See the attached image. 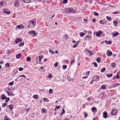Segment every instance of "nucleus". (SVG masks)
Wrapping results in <instances>:
<instances>
[{"mask_svg":"<svg viewBox=\"0 0 120 120\" xmlns=\"http://www.w3.org/2000/svg\"><path fill=\"white\" fill-rule=\"evenodd\" d=\"M3 11L5 13L8 15H9L10 13V11L8 9L4 8L3 9Z\"/></svg>","mask_w":120,"mask_h":120,"instance_id":"f257e3e1","label":"nucleus"},{"mask_svg":"<svg viewBox=\"0 0 120 120\" xmlns=\"http://www.w3.org/2000/svg\"><path fill=\"white\" fill-rule=\"evenodd\" d=\"M22 40V37H20L16 39L15 40V42L16 44H18L20 42H21Z\"/></svg>","mask_w":120,"mask_h":120,"instance_id":"f03ea898","label":"nucleus"},{"mask_svg":"<svg viewBox=\"0 0 120 120\" xmlns=\"http://www.w3.org/2000/svg\"><path fill=\"white\" fill-rule=\"evenodd\" d=\"M104 35L102 31L101 30H99L98 31V37H103Z\"/></svg>","mask_w":120,"mask_h":120,"instance_id":"7ed1b4c3","label":"nucleus"},{"mask_svg":"<svg viewBox=\"0 0 120 120\" xmlns=\"http://www.w3.org/2000/svg\"><path fill=\"white\" fill-rule=\"evenodd\" d=\"M19 0H15L14 3L15 6L16 7H18L19 6Z\"/></svg>","mask_w":120,"mask_h":120,"instance_id":"20e7f679","label":"nucleus"},{"mask_svg":"<svg viewBox=\"0 0 120 120\" xmlns=\"http://www.w3.org/2000/svg\"><path fill=\"white\" fill-rule=\"evenodd\" d=\"M98 76H94V80H92L90 83V84H92L93 83L94 80L96 81L98 80Z\"/></svg>","mask_w":120,"mask_h":120,"instance_id":"39448f33","label":"nucleus"},{"mask_svg":"<svg viewBox=\"0 0 120 120\" xmlns=\"http://www.w3.org/2000/svg\"><path fill=\"white\" fill-rule=\"evenodd\" d=\"M92 38L91 35H87L85 37L84 39V40H89L90 39Z\"/></svg>","mask_w":120,"mask_h":120,"instance_id":"423d86ee","label":"nucleus"},{"mask_svg":"<svg viewBox=\"0 0 120 120\" xmlns=\"http://www.w3.org/2000/svg\"><path fill=\"white\" fill-rule=\"evenodd\" d=\"M117 110L116 109H114L112 110L111 113L112 115H115L117 114Z\"/></svg>","mask_w":120,"mask_h":120,"instance_id":"0eeeda50","label":"nucleus"},{"mask_svg":"<svg viewBox=\"0 0 120 120\" xmlns=\"http://www.w3.org/2000/svg\"><path fill=\"white\" fill-rule=\"evenodd\" d=\"M16 27L18 29L20 28L23 29L24 28V26L22 24H20L17 26Z\"/></svg>","mask_w":120,"mask_h":120,"instance_id":"6e6552de","label":"nucleus"},{"mask_svg":"<svg viewBox=\"0 0 120 120\" xmlns=\"http://www.w3.org/2000/svg\"><path fill=\"white\" fill-rule=\"evenodd\" d=\"M28 33L29 34H33L35 35V36H36L37 35V34H36L35 31L34 30H31V31H29V32Z\"/></svg>","mask_w":120,"mask_h":120,"instance_id":"1a4fd4ad","label":"nucleus"},{"mask_svg":"<svg viewBox=\"0 0 120 120\" xmlns=\"http://www.w3.org/2000/svg\"><path fill=\"white\" fill-rule=\"evenodd\" d=\"M112 54V52L109 50H108L107 52V54L108 56H111Z\"/></svg>","mask_w":120,"mask_h":120,"instance_id":"9d476101","label":"nucleus"},{"mask_svg":"<svg viewBox=\"0 0 120 120\" xmlns=\"http://www.w3.org/2000/svg\"><path fill=\"white\" fill-rule=\"evenodd\" d=\"M87 52H88L89 53L90 55H89L88 54V55H89V56H91L93 54L92 52V51L91 50H90L88 49H87Z\"/></svg>","mask_w":120,"mask_h":120,"instance_id":"9b49d317","label":"nucleus"},{"mask_svg":"<svg viewBox=\"0 0 120 120\" xmlns=\"http://www.w3.org/2000/svg\"><path fill=\"white\" fill-rule=\"evenodd\" d=\"M30 24L32 25L34 27L35 26V23H34V22L33 21H30L29 22Z\"/></svg>","mask_w":120,"mask_h":120,"instance_id":"f8f14e48","label":"nucleus"},{"mask_svg":"<svg viewBox=\"0 0 120 120\" xmlns=\"http://www.w3.org/2000/svg\"><path fill=\"white\" fill-rule=\"evenodd\" d=\"M71 8H65L66 11L67 12L70 13L71 12Z\"/></svg>","mask_w":120,"mask_h":120,"instance_id":"ddd939ff","label":"nucleus"},{"mask_svg":"<svg viewBox=\"0 0 120 120\" xmlns=\"http://www.w3.org/2000/svg\"><path fill=\"white\" fill-rule=\"evenodd\" d=\"M107 114L106 111H105L104 112L103 114V117L105 118H106L107 117Z\"/></svg>","mask_w":120,"mask_h":120,"instance_id":"4468645a","label":"nucleus"},{"mask_svg":"<svg viewBox=\"0 0 120 120\" xmlns=\"http://www.w3.org/2000/svg\"><path fill=\"white\" fill-rule=\"evenodd\" d=\"M22 1L24 3H28L30 2V0H22Z\"/></svg>","mask_w":120,"mask_h":120,"instance_id":"2eb2a0df","label":"nucleus"},{"mask_svg":"<svg viewBox=\"0 0 120 120\" xmlns=\"http://www.w3.org/2000/svg\"><path fill=\"white\" fill-rule=\"evenodd\" d=\"M4 120H11V119H10L7 115H5L4 117Z\"/></svg>","mask_w":120,"mask_h":120,"instance_id":"dca6fc26","label":"nucleus"},{"mask_svg":"<svg viewBox=\"0 0 120 120\" xmlns=\"http://www.w3.org/2000/svg\"><path fill=\"white\" fill-rule=\"evenodd\" d=\"M11 53V50H7V52L6 54H7V56H9Z\"/></svg>","mask_w":120,"mask_h":120,"instance_id":"f3484780","label":"nucleus"},{"mask_svg":"<svg viewBox=\"0 0 120 120\" xmlns=\"http://www.w3.org/2000/svg\"><path fill=\"white\" fill-rule=\"evenodd\" d=\"M1 96L2 97H1V99L2 100H4L5 99V98H6V97L5 95L4 94H2L1 95Z\"/></svg>","mask_w":120,"mask_h":120,"instance_id":"a211bd4d","label":"nucleus"},{"mask_svg":"<svg viewBox=\"0 0 120 120\" xmlns=\"http://www.w3.org/2000/svg\"><path fill=\"white\" fill-rule=\"evenodd\" d=\"M21 56V55L20 53H19L16 55V57L17 58L19 59Z\"/></svg>","mask_w":120,"mask_h":120,"instance_id":"6ab92c4d","label":"nucleus"},{"mask_svg":"<svg viewBox=\"0 0 120 120\" xmlns=\"http://www.w3.org/2000/svg\"><path fill=\"white\" fill-rule=\"evenodd\" d=\"M105 42L107 44H112V42L110 41H107V40H105Z\"/></svg>","mask_w":120,"mask_h":120,"instance_id":"aec40b11","label":"nucleus"},{"mask_svg":"<svg viewBox=\"0 0 120 120\" xmlns=\"http://www.w3.org/2000/svg\"><path fill=\"white\" fill-rule=\"evenodd\" d=\"M67 79L68 80L72 82L74 81V79L72 78L71 79L70 77H68Z\"/></svg>","mask_w":120,"mask_h":120,"instance_id":"412c9836","label":"nucleus"},{"mask_svg":"<svg viewBox=\"0 0 120 120\" xmlns=\"http://www.w3.org/2000/svg\"><path fill=\"white\" fill-rule=\"evenodd\" d=\"M33 98L35 99H37L38 98V96L37 95L35 94L33 95Z\"/></svg>","mask_w":120,"mask_h":120,"instance_id":"4be33fe9","label":"nucleus"},{"mask_svg":"<svg viewBox=\"0 0 120 120\" xmlns=\"http://www.w3.org/2000/svg\"><path fill=\"white\" fill-rule=\"evenodd\" d=\"M71 12L73 13H75L77 12V11L73 9H71Z\"/></svg>","mask_w":120,"mask_h":120,"instance_id":"5701e85b","label":"nucleus"},{"mask_svg":"<svg viewBox=\"0 0 120 120\" xmlns=\"http://www.w3.org/2000/svg\"><path fill=\"white\" fill-rule=\"evenodd\" d=\"M85 34L84 33L82 32H81L80 33V36L82 37H83L85 35Z\"/></svg>","mask_w":120,"mask_h":120,"instance_id":"b1692460","label":"nucleus"},{"mask_svg":"<svg viewBox=\"0 0 120 120\" xmlns=\"http://www.w3.org/2000/svg\"><path fill=\"white\" fill-rule=\"evenodd\" d=\"M9 107L10 109V110H12L13 108V105H9Z\"/></svg>","mask_w":120,"mask_h":120,"instance_id":"393cba45","label":"nucleus"},{"mask_svg":"<svg viewBox=\"0 0 120 120\" xmlns=\"http://www.w3.org/2000/svg\"><path fill=\"white\" fill-rule=\"evenodd\" d=\"M41 111L42 112H47L46 110L44 108H42L41 109Z\"/></svg>","mask_w":120,"mask_h":120,"instance_id":"a878e982","label":"nucleus"},{"mask_svg":"<svg viewBox=\"0 0 120 120\" xmlns=\"http://www.w3.org/2000/svg\"><path fill=\"white\" fill-rule=\"evenodd\" d=\"M118 24V22L116 21H114L113 22V24L115 26H116Z\"/></svg>","mask_w":120,"mask_h":120,"instance_id":"bb28decb","label":"nucleus"},{"mask_svg":"<svg viewBox=\"0 0 120 120\" xmlns=\"http://www.w3.org/2000/svg\"><path fill=\"white\" fill-rule=\"evenodd\" d=\"M118 32H116L115 33L113 34V36L114 37L118 35Z\"/></svg>","mask_w":120,"mask_h":120,"instance_id":"cd10ccee","label":"nucleus"},{"mask_svg":"<svg viewBox=\"0 0 120 120\" xmlns=\"http://www.w3.org/2000/svg\"><path fill=\"white\" fill-rule=\"evenodd\" d=\"M26 60L27 61H29L31 60V59L30 57L28 56L27 57Z\"/></svg>","mask_w":120,"mask_h":120,"instance_id":"c85d7f7f","label":"nucleus"},{"mask_svg":"<svg viewBox=\"0 0 120 120\" xmlns=\"http://www.w3.org/2000/svg\"><path fill=\"white\" fill-rule=\"evenodd\" d=\"M9 89L8 88H6L4 89L5 91L7 93L9 92Z\"/></svg>","mask_w":120,"mask_h":120,"instance_id":"c756f323","label":"nucleus"},{"mask_svg":"<svg viewBox=\"0 0 120 120\" xmlns=\"http://www.w3.org/2000/svg\"><path fill=\"white\" fill-rule=\"evenodd\" d=\"M106 18H107V19L109 21H111L112 19L111 17H109V16H107Z\"/></svg>","mask_w":120,"mask_h":120,"instance_id":"7c9ffc66","label":"nucleus"},{"mask_svg":"<svg viewBox=\"0 0 120 120\" xmlns=\"http://www.w3.org/2000/svg\"><path fill=\"white\" fill-rule=\"evenodd\" d=\"M24 42H21L20 43L19 45V46H22L24 45Z\"/></svg>","mask_w":120,"mask_h":120,"instance_id":"2f4dec72","label":"nucleus"},{"mask_svg":"<svg viewBox=\"0 0 120 120\" xmlns=\"http://www.w3.org/2000/svg\"><path fill=\"white\" fill-rule=\"evenodd\" d=\"M83 114L84 115L85 117V118L87 116V112L85 111H84L83 112Z\"/></svg>","mask_w":120,"mask_h":120,"instance_id":"473e14b6","label":"nucleus"},{"mask_svg":"<svg viewBox=\"0 0 120 120\" xmlns=\"http://www.w3.org/2000/svg\"><path fill=\"white\" fill-rule=\"evenodd\" d=\"M5 66L7 68H8L10 66L9 64L8 63H6L5 65Z\"/></svg>","mask_w":120,"mask_h":120,"instance_id":"72a5a7b5","label":"nucleus"},{"mask_svg":"<svg viewBox=\"0 0 120 120\" xmlns=\"http://www.w3.org/2000/svg\"><path fill=\"white\" fill-rule=\"evenodd\" d=\"M101 72H104L106 70L105 68H104L102 69H101Z\"/></svg>","mask_w":120,"mask_h":120,"instance_id":"f704fd0d","label":"nucleus"},{"mask_svg":"<svg viewBox=\"0 0 120 120\" xmlns=\"http://www.w3.org/2000/svg\"><path fill=\"white\" fill-rule=\"evenodd\" d=\"M92 64H94V66L96 67H98V65H97V63L95 62H94Z\"/></svg>","mask_w":120,"mask_h":120,"instance_id":"c9c22d12","label":"nucleus"},{"mask_svg":"<svg viewBox=\"0 0 120 120\" xmlns=\"http://www.w3.org/2000/svg\"><path fill=\"white\" fill-rule=\"evenodd\" d=\"M67 67V66L66 65H64L63 66L62 68L63 69H66Z\"/></svg>","mask_w":120,"mask_h":120,"instance_id":"e433bc0d","label":"nucleus"},{"mask_svg":"<svg viewBox=\"0 0 120 120\" xmlns=\"http://www.w3.org/2000/svg\"><path fill=\"white\" fill-rule=\"evenodd\" d=\"M14 83V82L13 81H12L11 82H9V85H10L11 86H12Z\"/></svg>","mask_w":120,"mask_h":120,"instance_id":"4c0bfd02","label":"nucleus"},{"mask_svg":"<svg viewBox=\"0 0 120 120\" xmlns=\"http://www.w3.org/2000/svg\"><path fill=\"white\" fill-rule=\"evenodd\" d=\"M111 66L112 68H114L115 67L116 64L115 63H113L112 64Z\"/></svg>","mask_w":120,"mask_h":120,"instance_id":"58836bf2","label":"nucleus"},{"mask_svg":"<svg viewBox=\"0 0 120 120\" xmlns=\"http://www.w3.org/2000/svg\"><path fill=\"white\" fill-rule=\"evenodd\" d=\"M112 75V74H107L106 76L108 77H110Z\"/></svg>","mask_w":120,"mask_h":120,"instance_id":"ea45409f","label":"nucleus"},{"mask_svg":"<svg viewBox=\"0 0 120 120\" xmlns=\"http://www.w3.org/2000/svg\"><path fill=\"white\" fill-rule=\"evenodd\" d=\"M96 108L95 107L92 108V110L93 112H94V111L96 110Z\"/></svg>","mask_w":120,"mask_h":120,"instance_id":"a19ab883","label":"nucleus"},{"mask_svg":"<svg viewBox=\"0 0 120 120\" xmlns=\"http://www.w3.org/2000/svg\"><path fill=\"white\" fill-rule=\"evenodd\" d=\"M10 99L9 98H7L5 100V101L6 102H8L9 100Z\"/></svg>","mask_w":120,"mask_h":120,"instance_id":"79ce46f5","label":"nucleus"},{"mask_svg":"<svg viewBox=\"0 0 120 120\" xmlns=\"http://www.w3.org/2000/svg\"><path fill=\"white\" fill-rule=\"evenodd\" d=\"M7 104L6 103H4L2 105V107H5L7 105Z\"/></svg>","mask_w":120,"mask_h":120,"instance_id":"37998d69","label":"nucleus"},{"mask_svg":"<svg viewBox=\"0 0 120 120\" xmlns=\"http://www.w3.org/2000/svg\"><path fill=\"white\" fill-rule=\"evenodd\" d=\"M53 91L52 89H50L49 91V92L50 94H52L53 93Z\"/></svg>","mask_w":120,"mask_h":120,"instance_id":"c03bdc74","label":"nucleus"},{"mask_svg":"<svg viewBox=\"0 0 120 120\" xmlns=\"http://www.w3.org/2000/svg\"><path fill=\"white\" fill-rule=\"evenodd\" d=\"M49 52L52 54H53L54 53V52L52 50H49Z\"/></svg>","mask_w":120,"mask_h":120,"instance_id":"a18cd8bd","label":"nucleus"},{"mask_svg":"<svg viewBox=\"0 0 120 120\" xmlns=\"http://www.w3.org/2000/svg\"><path fill=\"white\" fill-rule=\"evenodd\" d=\"M101 87L102 89H105L106 88V86L105 85H103L101 86Z\"/></svg>","mask_w":120,"mask_h":120,"instance_id":"49530a36","label":"nucleus"},{"mask_svg":"<svg viewBox=\"0 0 120 120\" xmlns=\"http://www.w3.org/2000/svg\"><path fill=\"white\" fill-rule=\"evenodd\" d=\"M100 22L101 24H103L104 22V20H101L100 21Z\"/></svg>","mask_w":120,"mask_h":120,"instance_id":"de8ad7c7","label":"nucleus"},{"mask_svg":"<svg viewBox=\"0 0 120 120\" xmlns=\"http://www.w3.org/2000/svg\"><path fill=\"white\" fill-rule=\"evenodd\" d=\"M58 62H57L55 64H54V66L55 67H56L57 66H58Z\"/></svg>","mask_w":120,"mask_h":120,"instance_id":"09e8293b","label":"nucleus"},{"mask_svg":"<svg viewBox=\"0 0 120 120\" xmlns=\"http://www.w3.org/2000/svg\"><path fill=\"white\" fill-rule=\"evenodd\" d=\"M75 62V60H74L72 61H71V64H73L74 62Z\"/></svg>","mask_w":120,"mask_h":120,"instance_id":"8fccbe9b","label":"nucleus"},{"mask_svg":"<svg viewBox=\"0 0 120 120\" xmlns=\"http://www.w3.org/2000/svg\"><path fill=\"white\" fill-rule=\"evenodd\" d=\"M68 35L67 34H65V38L66 39H68Z\"/></svg>","mask_w":120,"mask_h":120,"instance_id":"3c124183","label":"nucleus"},{"mask_svg":"<svg viewBox=\"0 0 120 120\" xmlns=\"http://www.w3.org/2000/svg\"><path fill=\"white\" fill-rule=\"evenodd\" d=\"M120 85V84H119L118 83H116V84L114 86V87H116L117 86H118L119 85Z\"/></svg>","mask_w":120,"mask_h":120,"instance_id":"603ef678","label":"nucleus"},{"mask_svg":"<svg viewBox=\"0 0 120 120\" xmlns=\"http://www.w3.org/2000/svg\"><path fill=\"white\" fill-rule=\"evenodd\" d=\"M15 74H14L15 75L18 72V70H15L14 71Z\"/></svg>","mask_w":120,"mask_h":120,"instance_id":"864d4df0","label":"nucleus"},{"mask_svg":"<svg viewBox=\"0 0 120 120\" xmlns=\"http://www.w3.org/2000/svg\"><path fill=\"white\" fill-rule=\"evenodd\" d=\"M68 0H63V3L64 4H65L67 2Z\"/></svg>","mask_w":120,"mask_h":120,"instance_id":"5fc2aeb1","label":"nucleus"},{"mask_svg":"<svg viewBox=\"0 0 120 120\" xmlns=\"http://www.w3.org/2000/svg\"><path fill=\"white\" fill-rule=\"evenodd\" d=\"M19 70L20 71H21L23 70V68H20L19 69Z\"/></svg>","mask_w":120,"mask_h":120,"instance_id":"6e6d98bb","label":"nucleus"},{"mask_svg":"<svg viewBox=\"0 0 120 120\" xmlns=\"http://www.w3.org/2000/svg\"><path fill=\"white\" fill-rule=\"evenodd\" d=\"M93 13L94 14V15L96 16H98V13L96 12L95 11H94Z\"/></svg>","mask_w":120,"mask_h":120,"instance_id":"4d7b16f0","label":"nucleus"},{"mask_svg":"<svg viewBox=\"0 0 120 120\" xmlns=\"http://www.w3.org/2000/svg\"><path fill=\"white\" fill-rule=\"evenodd\" d=\"M52 77V74H50L48 76V78H49Z\"/></svg>","mask_w":120,"mask_h":120,"instance_id":"13d9d810","label":"nucleus"},{"mask_svg":"<svg viewBox=\"0 0 120 120\" xmlns=\"http://www.w3.org/2000/svg\"><path fill=\"white\" fill-rule=\"evenodd\" d=\"M39 59H41L43 57V55H41V56H39Z\"/></svg>","mask_w":120,"mask_h":120,"instance_id":"bf43d9fd","label":"nucleus"},{"mask_svg":"<svg viewBox=\"0 0 120 120\" xmlns=\"http://www.w3.org/2000/svg\"><path fill=\"white\" fill-rule=\"evenodd\" d=\"M19 77H25V78H26V77L25 75H20L19 76Z\"/></svg>","mask_w":120,"mask_h":120,"instance_id":"052dcab7","label":"nucleus"},{"mask_svg":"<svg viewBox=\"0 0 120 120\" xmlns=\"http://www.w3.org/2000/svg\"><path fill=\"white\" fill-rule=\"evenodd\" d=\"M101 60V59L100 58L98 57V63H100Z\"/></svg>","mask_w":120,"mask_h":120,"instance_id":"680f3d73","label":"nucleus"},{"mask_svg":"<svg viewBox=\"0 0 120 120\" xmlns=\"http://www.w3.org/2000/svg\"><path fill=\"white\" fill-rule=\"evenodd\" d=\"M77 46V45L75 43L73 45V47L74 48H76Z\"/></svg>","mask_w":120,"mask_h":120,"instance_id":"e2e57ef3","label":"nucleus"},{"mask_svg":"<svg viewBox=\"0 0 120 120\" xmlns=\"http://www.w3.org/2000/svg\"><path fill=\"white\" fill-rule=\"evenodd\" d=\"M119 13V12L118 11H116L115 12H114L113 13V14H118Z\"/></svg>","mask_w":120,"mask_h":120,"instance_id":"0e129e2a","label":"nucleus"},{"mask_svg":"<svg viewBox=\"0 0 120 120\" xmlns=\"http://www.w3.org/2000/svg\"><path fill=\"white\" fill-rule=\"evenodd\" d=\"M84 22L85 23H86L87 22V20H86V19H84Z\"/></svg>","mask_w":120,"mask_h":120,"instance_id":"69168bd1","label":"nucleus"},{"mask_svg":"<svg viewBox=\"0 0 120 120\" xmlns=\"http://www.w3.org/2000/svg\"><path fill=\"white\" fill-rule=\"evenodd\" d=\"M60 107V105H59L58 106L57 105L56 106V108L57 109H59Z\"/></svg>","mask_w":120,"mask_h":120,"instance_id":"338daca9","label":"nucleus"},{"mask_svg":"<svg viewBox=\"0 0 120 120\" xmlns=\"http://www.w3.org/2000/svg\"><path fill=\"white\" fill-rule=\"evenodd\" d=\"M96 19L94 18H93L92 19V21L93 22H95L96 21Z\"/></svg>","mask_w":120,"mask_h":120,"instance_id":"774afa93","label":"nucleus"}]
</instances>
